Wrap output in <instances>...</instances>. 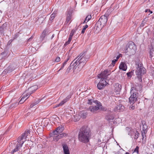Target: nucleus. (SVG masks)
I'll return each mask as SVG.
<instances>
[{
    "instance_id": "nucleus-39",
    "label": "nucleus",
    "mask_w": 154,
    "mask_h": 154,
    "mask_svg": "<svg viewBox=\"0 0 154 154\" xmlns=\"http://www.w3.org/2000/svg\"><path fill=\"white\" fill-rule=\"evenodd\" d=\"M145 136V132H144V133L142 132V139H143L144 137Z\"/></svg>"
},
{
    "instance_id": "nucleus-3",
    "label": "nucleus",
    "mask_w": 154,
    "mask_h": 154,
    "mask_svg": "<svg viewBox=\"0 0 154 154\" xmlns=\"http://www.w3.org/2000/svg\"><path fill=\"white\" fill-rule=\"evenodd\" d=\"M109 75L108 71L107 70H105L103 72L98 75V78L101 79L100 81L97 85V87L99 89L101 90L108 83L106 80L107 75Z\"/></svg>"
},
{
    "instance_id": "nucleus-54",
    "label": "nucleus",
    "mask_w": 154,
    "mask_h": 154,
    "mask_svg": "<svg viewBox=\"0 0 154 154\" xmlns=\"http://www.w3.org/2000/svg\"><path fill=\"white\" fill-rule=\"evenodd\" d=\"M145 23L144 22V21H143L142 22V24H143L144 23Z\"/></svg>"
},
{
    "instance_id": "nucleus-22",
    "label": "nucleus",
    "mask_w": 154,
    "mask_h": 154,
    "mask_svg": "<svg viewBox=\"0 0 154 154\" xmlns=\"http://www.w3.org/2000/svg\"><path fill=\"white\" fill-rule=\"evenodd\" d=\"M64 127L63 126L60 125L56 129V130L57 131L58 133L59 134L61 133L64 130Z\"/></svg>"
},
{
    "instance_id": "nucleus-30",
    "label": "nucleus",
    "mask_w": 154,
    "mask_h": 154,
    "mask_svg": "<svg viewBox=\"0 0 154 154\" xmlns=\"http://www.w3.org/2000/svg\"><path fill=\"white\" fill-rule=\"evenodd\" d=\"M6 113L5 111L3 110L2 109H0V116H2Z\"/></svg>"
},
{
    "instance_id": "nucleus-35",
    "label": "nucleus",
    "mask_w": 154,
    "mask_h": 154,
    "mask_svg": "<svg viewBox=\"0 0 154 154\" xmlns=\"http://www.w3.org/2000/svg\"><path fill=\"white\" fill-rule=\"evenodd\" d=\"M60 58L59 57H57L55 60V61L56 62H58L60 61Z\"/></svg>"
},
{
    "instance_id": "nucleus-42",
    "label": "nucleus",
    "mask_w": 154,
    "mask_h": 154,
    "mask_svg": "<svg viewBox=\"0 0 154 154\" xmlns=\"http://www.w3.org/2000/svg\"><path fill=\"white\" fill-rule=\"evenodd\" d=\"M121 54H119L116 57V60H117L119 58V57L121 56Z\"/></svg>"
},
{
    "instance_id": "nucleus-41",
    "label": "nucleus",
    "mask_w": 154,
    "mask_h": 154,
    "mask_svg": "<svg viewBox=\"0 0 154 154\" xmlns=\"http://www.w3.org/2000/svg\"><path fill=\"white\" fill-rule=\"evenodd\" d=\"M69 59V58L67 59L64 62V63H63V64L65 65L66 64V63L68 61Z\"/></svg>"
},
{
    "instance_id": "nucleus-28",
    "label": "nucleus",
    "mask_w": 154,
    "mask_h": 154,
    "mask_svg": "<svg viewBox=\"0 0 154 154\" xmlns=\"http://www.w3.org/2000/svg\"><path fill=\"white\" fill-rule=\"evenodd\" d=\"M59 133H58L57 131L55 129L53 132L52 133L50 134V136L51 137H53L55 136V135H58L59 134Z\"/></svg>"
},
{
    "instance_id": "nucleus-19",
    "label": "nucleus",
    "mask_w": 154,
    "mask_h": 154,
    "mask_svg": "<svg viewBox=\"0 0 154 154\" xmlns=\"http://www.w3.org/2000/svg\"><path fill=\"white\" fill-rule=\"evenodd\" d=\"M64 136L63 134H60L55 136H54L53 138V140L55 141H57L59 139L63 137Z\"/></svg>"
},
{
    "instance_id": "nucleus-7",
    "label": "nucleus",
    "mask_w": 154,
    "mask_h": 154,
    "mask_svg": "<svg viewBox=\"0 0 154 154\" xmlns=\"http://www.w3.org/2000/svg\"><path fill=\"white\" fill-rule=\"evenodd\" d=\"M107 21V17L105 15L102 16L97 22L96 25L98 27H100V28H102L105 25Z\"/></svg>"
},
{
    "instance_id": "nucleus-45",
    "label": "nucleus",
    "mask_w": 154,
    "mask_h": 154,
    "mask_svg": "<svg viewBox=\"0 0 154 154\" xmlns=\"http://www.w3.org/2000/svg\"><path fill=\"white\" fill-rule=\"evenodd\" d=\"M65 66V65H64L63 64V65L62 66L61 68L58 71H59L61 69H62Z\"/></svg>"
},
{
    "instance_id": "nucleus-24",
    "label": "nucleus",
    "mask_w": 154,
    "mask_h": 154,
    "mask_svg": "<svg viewBox=\"0 0 154 154\" xmlns=\"http://www.w3.org/2000/svg\"><path fill=\"white\" fill-rule=\"evenodd\" d=\"M17 144L16 146L15 147V148L19 150V149L22 147V145L23 144V142H17Z\"/></svg>"
},
{
    "instance_id": "nucleus-1",
    "label": "nucleus",
    "mask_w": 154,
    "mask_h": 154,
    "mask_svg": "<svg viewBox=\"0 0 154 154\" xmlns=\"http://www.w3.org/2000/svg\"><path fill=\"white\" fill-rule=\"evenodd\" d=\"M84 54L79 55L77 58V59L74 60L71 64L70 66L67 69L66 71L69 72L71 68L77 69L78 71H80L85 64L88 60V58H86Z\"/></svg>"
},
{
    "instance_id": "nucleus-55",
    "label": "nucleus",
    "mask_w": 154,
    "mask_h": 154,
    "mask_svg": "<svg viewBox=\"0 0 154 154\" xmlns=\"http://www.w3.org/2000/svg\"><path fill=\"white\" fill-rule=\"evenodd\" d=\"M125 154H130V153L128 152H126Z\"/></svg>"
},
{
    "instance_id": "nucleus-9",
    "label": "nucleus",
    "mask_w": 154,
    "mask_h": 154,
    "mask_svg": "<svg viewBox=\"0 0 154 154\" xmlns=\"http://www.w3.org/2000/svg\"><path fill=\"white\" fill-rule=\"evenodd\" d=\"M101 103L100 102L98 103V104H97V106H91L89 108V110L92 112H95L97 110L101 108V105L100 104Z\"/></svg>"
},
{
    "instance_id": "nucleus-25",
    "label": "nucleus",
    "mask_w": 154,
    "mask_h": 154,
    "mask_svg": "<svg viewBox=\"0 0 154 154\" xmlns=\"http://www.w3.org/2000/svg\"><path fill=\"white\" fill-rule=\"evenodd\" d=\"M63 152L69 151L67 145L66 144H63Z\"/></svg>"
},
{
    "instance_id": "nucleus-31",
    "label": "nucleus",
    "mask_w": 154,
    "mask_h": 154,
    "mask_svg": "<svg viewBox=\"0 0 154 154\" xmlns=\"http://www.w3.org/2000/svg\"><path fill=\"white\" fill-rule=\"evenodd\" d=\"M139 149V147L138 146H137L135 148L133 152V153H136L137 154H138Z\"/></svg>"
},
{
    "instance_id": "nucleus-13",
    "label": "nucleus",
    "mask_w": 154,
    "mask_h": 154,
    "mask_svg": "<svg viewBox=\"0 0 154 154\" xmlns=\"http://www.w3.org/2000/svg\"><path fill=\"white\" fill-rule=\"evenodd\" d=\"M48 32L47 29L44 30L42 32L39 38L40 41L42 42L45 39Z\"/></svg>"
},
{
    "instance_id": "nucleus-27",
    "label": "nucleus",
    "mask_w": 154,
    "mask_h": 154,
    "mask_svg": "<svg viewBox=\"0 0 154 154\" xmlns=\"http://www.w3.org/2000/svg\"><path fill=\"white\" fill-rule=\"evenodd\" d=\"M40 101H41V100H38L36 101L34 103H33L31 104L29 106V109L32 108L34 106H35V105L38 104Z\"/></svg>"
},
{
    "instance_id": "nucleus-23",
    "label": "nucleus",
    "mask_w": 154,
    "mask_h": 154,
    "mask_svg": "<svg viewBox=\"0 0 154 154\" xmlns=\"http://www.w3.org/2000/svg\"><path fill=\"white\" fill-rule=\"evenodd\" d=\"M91 18V15H88L86 17L85 20L83 22H81L80 25L82 23H87Z\"/></svg>"
},
{
    "instance_id": "nucleus-34",
    "label": "nucleus",
    "mask_w": 154,
    "mask_h": 154,
    "mask_svg": "<svg viewBox=\"0 0 154 154\" xmlns=\"http://www.w3.org/2000/svg\"><path fill=\"white\" fill-rule=\"evenodd\" d=\"M146 125H143V131L144 132H145V131H146Z\"/></svg>"
},
{
    "instance_id": "nucleus-40",
    "label": "nucleus",
    "mask_w": 154,
    "mask_h": 154,
    "mask_svg": "<svg viewBox=\"0 0 154 154\" xmlns=\"http://www.w3.org/2000/svg\"><path fill=\"white\" fill-rule=\"evenodd\" d=\"M130 108L131 109L133 110L135 108V106H133V105H131V106H130Z\"/></svg>"
},
{
    "instance_id": "nucleus-8",
    "label": "nucleus",
    "mask_w": 154,
    "mask_h": 154,
    "mask_svg": "<svg viewBox=\"0 0 154 154\" xmlns=\"http://www.w3.org/2000/svg\"><path fill=\"white\" fill-rule=\"evenodd\" d=\"M126 129L128 132V134L131 137H133L134 134H135L134 139L135 140L137 139L138 137L139 134L136 129H132L128 127H127Z\"/></svg>"
},
{
    "instance_id": "nucleus-43",
    "label": "nucleus",
    "mask_w": 154,
    "mask_h": 154,
    "mask_svg": "<svg viewBox=\"0 0 154 154\" xmlns=\"http://www.w3.org/2000/svg\"><path fill=\"white\" fill-rule=\"evenodd\" d=\"M13 41V40H10L8 43V45H10L11 43Z\"/></svg>"
},
{
    "instance_id": "nucleus-49",
    "label": "nucleus",
    "mask_w": 154,
    "mask_h": 154,
    "mask_svg": "<svg viewBox=\"0 0 154 154\" xmlns=\"http://www.w3.org/2000/svg\"><path fill=\"white\" fill-rule=\"evenodd\" d=\"M150 10L149 9H146L145 10V12H149V11H150Z\"/></svg>"
},
{
    "instance_id": "nucleus-4",
    "label": "nucleus",
    "mask_w": 154,
    "mask_h": 154,
    "mask_svg": "<svg viewBox=\"0 0 154 154\" xmlns=\"http://www.w3.org/2000/svg\"><path fill=\"white\" fill-rule=\"evenodd\" d=\"M136 66L137 69L135 71L136 75H137L139 81H142V76L146 73V69L144 68L142 64L140 62H138Z\"/></svg>"
},
{
    "instance_id": "nucleus-53",
    "label": "nucleus",
    "mask_w": 154,
    "mask_h": 154,
    "mask_svg": "<svg viewBox=\"0 0 154 154\" xmlns=\"http://www.w3.org/2000/svg\"><path fill=\"white\" fill-rule=\"evenodd\" d=\"M148 12H150V14H152V11H149Z\"/></svg>"
},
{
    "instance_id": "nucleus-17",
    "label": "nucleus",
    "mask_w": 154,
    "mask_h": 154,
    "mask_svg": "<svg viewBox=\"0 0 154 154\" xmlns=\"http://www.w3.org/2000/svg\"><path fill=\"white\" fill-rule=\"evenodd\" d=\"M127 66L126 63L123 62H122L120 64L119 68L123 71H126L127 69Z\"/></svg>"
},
{
    "instance_id": "nucleus-47",
    "label": "nucleus",
    "mask_w": 154,
    "mask_h": 154,
    "mask_svg": "<svg viewBox=\"0 0 154 154\" xmlns=\"http://www.w3.org/2000/svg\"><path fill=\"white\" fill-rule=\"evenodd\" d=\"M64 154H70L69 151L63 152Z\"/></svg>"
},
{
    "instance_id": "nucleus-21",
    "label": "nucleus",
    "mask_w": 154,
    "mask_h": 154,
    "mask_svg": "<svg viewBox=\"0 0 154 154\" xmlns=\"http://www.w3.org/2000/svg\"><path fill=\"white\" fill-rule=\"evenodd\" d=\"M99 102L97 100H94V99H88L87 103L89 105H91L93 103H95V104H98V103Z\"/></svg>"
},
{
    "instance_id": "nucleus-37",
    "label": "nucleus",
    "mask_w": 154,
    "mask_h": 154,
    "mask_svg": "<svg viewBox=\"0 0 154 154\" xmlns=\"http://www.w3.org/2000/svg\"><path fill=\"white\" fill-rule=\"evenodd\" d=\"M75 31L72 30L71 32V33L69 35V36L70 37H72L73 35V34H74Z\"/></svg>"
},
{
    "instance_id": "nucleus-56",
    "label": "nucleus",
    "mask_w": 154,
    "mask_h": 154,
    "mask_svg": "<svg viewBox=\"0 0 154 154\" xmlns=\"http://www.w3.org/2000/svg\"><path fill=\"white\" fill-rule=\"evenodd\" d=\"M153 147V148L154 149V144L152 145Z\"/></svg>"
},
{
    "instance_id": "nucleus-14",
    "label": "nucleus",
    "mask_w": 154,
    "mask_h": 154,
    "mask_svg": "<svg viewBox=\"0 0 154 154\" xmlns=\"http://www.w3.org/2000/svg\"><path fill=\"white\" fill-rule=\"evenodd\" d=\"M25 92L23 94V96L22 97V98L21 99V100H20L19 103V104H22L23 103L24 101L26 100L27 99H28L29 97V94H27L26 95V92Z\"/></svg>"
},
{
    "instance_id": "nucleus-29",
    "label": "nucleus",
    "mask_w": 154,
    "mask_h": 154,
    "mask_svg": "<svg viewBox=\"0 0 154 154\" xmlns=\"http://www.w3.org/2000/svg\"><path fill=\"white\" fill-rule=\"evenodd\" d=\"M154 56V51L153 49L150 50L149 52V57L151 59Z\"/></svg>"
},
{
    "instance_id": "nucleus-5",
    "label": "nucleus",
    "mask_w": 154,
    "mask_h": 154,
    "mask_svg": "<svg viewBox=\"0 0 154 154\" xmlns=\"http://www.w3.org/2000/svg\"><path fill=\"white\" fill-rule=\"evenodd\" d=\"M136 49V45L134 42H131V44L127 45L124 51L127 55L131 56L135 54Z\"/></svg>"
},
{
    "instance_id": "nucleus-38",
    "label": "nucleus",
    "mask_w": 154,
    "mask_h": 154,
    "mask_svg": "<svg viewBox=\"0 0 154 154\" xmlns=\"http://www.w3.org/2000/svg\"><path fill=\"white\" fill-rule=\"evenodd\" d=\"M117 60H116V59H114L113 60H112V65H113V66H114L115 63L117 61Z\"/></svg>"
},
{
    "instance_id": "nucleus-12",
    "label": "nucleus",
    "mask_w": 154,
    "mask_h": 154,
    "mask_svg": "<svg viewBox=\"0 0 154 154\" xmlns=\"http://www.w3.org/2000/svg\"><path fill=\"white\" fill-rule=\"evenodd\" d=\"M114 91L116 95L120 94V92L122 89V85L119 83H116L114 85Z\"/></svg>"
},
{
    "instance_id": "nucleus-32",
    "label": "nucleus",
    "mask_w": 154,
    "mask_h": 154,
    "mask_svg": "<svg viewBox=\"0 0 154 154\" xmlns=\"http://www.w3.org/2000/svg\"><path fill=\"white\" fill-rule=\"evenodd\" d=\"M23 134H25L24 135L26 136L27 137H28L30 134V131L29 130L25 131Z\"/></svg>"
},
{
    "instance_id": "nucleus-11",
    "label": "nucleus",
    "mask_w": 154,
    "mask_h": 154,
    "mask_svg": "<svg viewBox=\"0 0 154 154\" xmlns=\"http://www.w3.org/2000/svg\"><path fill=\"white\" fill-rule=\"evenodd\" d=\"M72 11L70 10L66 12V17L65 22L66 24H68L71 20L72 17Z\"/></svg>"
},
{
    "instance_id": "nucleus-52",
    "label": "nucleus",
    "mask_w": 154,
    "mask_h": 154,
    "mask_svg": "<svg viewBox=\"0 0 154 154\" xmlns=\"http://www.w3.org/2000/svg\"><path fill=\"white\" fill-rule=\"evenodd\" d=\"M115 154H121L120 152H117L115 153Z\"/></svg>"
},
{
    "instance_id": "nucleus-2",
    "label": "nucleus",
    "mask_w": 154,
    "mask_h": 154,
    "mask_svg": "<svg viewBox=\"0 0 154 154\" xmlns=\"http://www.w3.org/2000/svg\"><path fill=\"white\" fill-rule=\"evenodd\" d=\"M90 131L87 127H83L80 130L79 133L78 138L79 140L83 143H87L89 140L90 136Z\"/></svg>"
},
{
    "instance_id": "nucleus-20",
    "label": "nucleus",
    "mask_w": 154,
    "mask_h": 154,
    "mask_svg": "<svg viewBox=\"0 0 154 154\" xmlns=\"http://www.w3.org/2000/svg\"><path fill=\"white\" fill-rule=\"evenodd\" d=\"M106 119L109 122H112V120H116L117 119L114 117L113 115H108L106 117Z\"/></svg>"
},
{
    "instance_id": "nucleus-18",
    "label": "nucleus",
    "mask_w": 154,
    "mask_h": 154,
    "mask_svg": "<svg viewBox=\"0 0 154 154\" xmlns=\"http://www.w3.org/2000/svg\"><path fill=\"white\" fill-rule=\"evenodd\" d=\"M124 108V107L121 104L117 105L116 106L115 110L116 111H122Z\"/></svg>"
},
{
    "instance_id": "nucleus-15",
    "label": "nucleus",
    "mask_w": 154,
    "mask_h": 154,
    "mask_svg": "<svg viewBox=\"0 0 154 154\" xmlns=\"http://www.w3.org/2000/svg\"><path fill=\"white\" fill-rule=\"evenodd\" d=\"M25 134L23 133L22 134L21 137H19L17 139V142L24 143L26 140V139L28 138L26 136L24 135Z\"/></svg>"
},
{
    "instance_id": "nucleus-46",
    "label": "nucleus",
    "mask_w": 154,
    "mask_h": 154,
    "mask_svg": "<svg viewBox=\"0 0 154 154\" xmlns=\"http://www.w3.org/2000/svg\"><path fill=\"white\" fill-rule=\"evenodd\" d=\"M70 42H68V41L66 42L64 44V45L66 46L67 45H68L69 44Z\"/></svg>"
},
{
    "instance_id": "nucleus-50",
    "label": "nucleus",
    "mask_w": 154,
    "mask_h": 154,
    "mask_svg": "<svg viewBox=\"0 0 154 154\" xmlns=\"http://www.w3.org/2000/svg\"><path fill=\"white\" fill-rule=\"evenodd\" d=\"M32 39V37H31L28 39V41H30Z\"/></svg>"
},
{
    "instance_id": "nucleus-16",
    "label": "nucleus",
    "mask_w": 154,
    "mask_h": 154,
    "mask_svg": "<svg viewBox=\"0 0 154 154\" xmlns=\"http://www.w3.org/2000/svg\"><path fill=\"white\" fill-rule=\"evenodd\" d=\"M70 97H71L70 96H68L65 99L63 100L58 105H56L54 107V108H55L62 105L66 102H67Z\"/></svg>"
},
{
    "instance_id": "nucleus-10",
    "label": "nucleus",
    "mask_w": 154,
    "mask_h": 154,
    "mask_svg": "<svg viewBox=\"0 0 154 154\" xmlns=\"http://www.w3.org/2000/svg\"><path fill=\"white\" fill-rule=\"evenodd\" d=\"M38 88V86L37 85H34L28 88V90H26L25 92H26V95L29 94L30 95L35 91Z\"/></svg>"
},
{
    "instance_id": "nucleus-33",
    "label": "nucleus",
    "mask_w": 154,
    "mask_h": 154,
    "mask_svg": "<svg viewBox=\"0 0 154 154\" xmlns=\"http://www.w3.org/2000/svg\"><path fill=\"white\" fill-rule=\"evenodd\" d=\"M88 27V26L87 25H86L83 27L82 31V33L83 34L85 33L86 29Z\"/></svg>"
},
{
    "instance_id": "nucleus-48",
    "label": "nucleus",
    "mask_w": 154,
    "mask_h": 154,
    "mask_svg": "<svg viewBox=\"0 0 154 154\" xmlns=\"http://www.w3.org/2000/svg\"><path fill=\"white\" fill-rule=\"evenodd\" d=\"M72 37H69V39H68V42H70L72 40Z\"/></svg>"
},
{
    "instance_id": "nucleus-6",
    "label": "nucleus",
    "mask_w": 154,
    "mask_h": 154,
    "mask_svg": "<svg viewBox=\"0 0 154 154\" xmlns=\"http://www.w3.org/2000/svg\"><path fill=\"white\" fill-rule=\"evenodd\" d=\"M134 88H131V95L129 98V102L131 104H133L137 100V93L134 92Z\"/></svg>"
},
{
    "instance_id": "nucleus-44",
    "label": "nucleus",
    "mask_w": 154,
    "mask_h": 154,
    "mask_svg": "<svg viewBox=\"0 0 154 154\" xmlns=\"http://www.w3.org/2000/svg\"><path fill=\"white\" fill-rule=\"evenodd\" d=\"M18 150L16 149V148H15V149H14L13 150V152H16L17 151H18Z\"/></svg>"
},
{
    "instance_id": "nucleus-36",
    "label": "nucleus",
    "mask_w": 154,
    "mask_h": 154,
    "mask_svg": "<svg viewBox=\"0 0 154 154\" xmlns=\"http://www.w3.org/2000/svg\"><path fill=\"white\" fill-rule=\"evenodd\" d=\"M132 73L131 72H129L127 73V75L128 77L131 78V75Z\"/></svg>"
},
{
    "instance_id": "nucleus-26",
    "label": "nucleus",
    "mask_w": 154,
    "mask_h": 154,
    "mask_svg": "<svg viewBox=\"0 0 154 154\" xmlns=\"http://www.w3.org/2000/svg\"><path fill=\"white\" fill-rule=\"evenodd\" d=\"M57 12H54L51 15L50 20L51 21L52 20L55 18Z\"/></svg>"
},
{
    "instance_id": "nucleus-51",
    "label": "nucleus",
    "mask_w": 154,
    "mask_h": 154,
    "mask_svg": "<svg viewBox=\"0 0 154 154\" xmlns=\"http://www.w3.org/2000/svg\"><path fill=\"white\" fill-rule=\"evenodd\" d=\"M135 134H134L133 135V137H131L132 138H134V137L135 136Z\"/></svg>"
}]
</instances>
